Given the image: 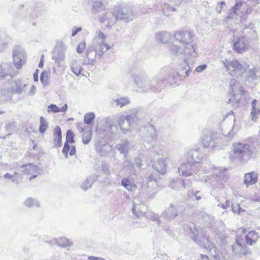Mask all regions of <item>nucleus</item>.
<instances>
[{
    "instance_id": "774afa93",
    "label": "nucleus",
    "mask_w": 260,
    "mask_h": 260,
    "mask_svg": "<svg viewBox=\"0 0 260 260\" xmlns=\"http://www.w3.org/2000/svg\"><path fill=\"white\" fill-rule=\"evenodd\" d=\"M237 11L234 8H232L228 13L227 18L229 19H233L235 17V16H237Z\"/></svg>"
},
{
    "instance_id": "393cba45",
    "label": "nucleus",
    "mask_w": 260,
    "mask_h": 260,
    "mask_svg": "<svg viewBox=\"0 0 260 260\" xmlns=\"http://www.w3.org/2000/svg\"><path fill=\"white\" fill-rule=\"evenodd\" d=\"M5 84V82L0 81V91L1 95L2 96H4L6 98H8L11 94H12V88L10 86V82L12 80L7 81Z\"/></svg>"
},
{
    "instance_id": "ddd939ff",
    "label": "nucleus",
    "mask_w": 260,
    "mask_h": 260,
    "mask_svg": "<svg viewBox=\"0 0 260 260\" xmlns=\"http://www.w3.org/2000/svg\"><path fill=\"white\" fill-rule=\"evenodd\" d=\"M217 134L211 130L204 131L201 137L202 144L205 148L210 147L214 148V144L217 143Z\"/></svg>"
},
{
    "instance_id": "37998d69",
    "label": "nucleus",
    "mask_w": 260,
    "mask_h": 260,
    "mask_svg": "<svg viewBox=\"0 0 260 260\" xmlns=\"http://www.w3.org/2000/svg\"><path fill=\"white\" fill-rule=\"evenodd\" d=\"M183 179L181 178H177L173 179L170 183V186L176 190H179L183 187Z\"/></svg>"
},
{
    "instance_id": "a878e982",
    "label": "nucleus",
    "mask_w": 260,
    "mask_h": 260,
    "mask_svg": "<svg viewBox=\"0 0 260 260\" xmlns=\"http://www.w3.org/2000/svg\"><path fill=\"white\" fill-rule=\"evenodd\" d=\"M166 160L165 158H159L153 162L152 167L159 174H165L167 171Z\"/></svg>"
},
{
    "instance_id": "338daca9",
    "label": "nucleus",
    "mask_w": 260,
    "mask_h": 260,
    "mask_svg": "<svg viewBox=\"0 0 260 260\" xmlns=\"http://www.w3.org/2000/svg\"><path fill=\"white\" fill-rule=\"evenodd\" d=\"M166 10L169 11L170 12H175V11H177V9L175 8H174L173 7H172V6H168L166 8H164L162 10V13L164 14V15H165L166 16H170V14H166V13L165 11Z\"/></svg>"
},
{
    "instance_id": "2f4dec72",
    "label": "nucleus",
    "mask_w": 260,
    "mask_h": 260,
    "mask_svg": "<svg viewBox=\"0 0 260 260\" xmlns=\"http://www.w3.org/2000/svg\"><path fill=\"white\" fill-rule=\"evenodd\" d=\"M214 174L216 181L220 184H222L228 180V176L226 175V169H217L214 171Z\"/></svg>"
},
{
    "instance_id": "6e6552de",
    "label": "nucleus",
    "mask_w": 260,
    "mask_h": 260,
    "mask_svg": "<svg viewBox=\"0 0 260 260\" xmlns=\"http://www.w3.org/2000/svg\"><path fill=\"white\" fill-rule=\"evenodd\" d=\"M133 212L138 218L145 217L147 219H150L151 220L157 221L158 222L159 221L158 215L149 210L147 206L144 204H134L133 208Z\"/></svg>"
},
{
    "instance_id": "72a5a7b5",
    "label": "nucleus",
    "mask_w": 260,
    "mask_h": 260,
    "mask_svg": "<svg viewBox=\"0 0 260 260\" xmlns=\"http://www.w3.org/2000/svg\"><path fill=\"white\" fill-rule=\"evenodd\" d=\"M121 185L129 192L134 191L137 187L136 184L129 177L123 178L121 180Z\"/></svg>"
},
{
    "instance_id": "052dcab7",
    "label": "nucleus",
    "mask_w": 260,
    "mask_h": 260,
    "mask_svg": "<svg viewBox=\"0 0 260 260\" xmlns=\"http://www.w3.org/2000/svg\"><path fill=\"white\" fill-rule=\"evenodd\" d=\"M101 167L102 171L105 175L108 176L110 174V171L109 169V166L105 162H102Z\"/></svg>"
},
{
    "instance_id": "3c124183",
    "label": "nucleus",
    "mask_w": 260,
    "mask_h": 260,
    "mask_svg": "<svg viewBox=\"0 0 260 260\" xmlns=\"http://www.w3.org/2000/svg\"><path fill=\"white\" fill-rule=\"evenodd\" d=\"M118 150L121 153H125L128 147V142L127 140L123 141L121 143L119 144L117 146Z\"/></svg>"
},
{
    "instance_id": "0e129e2a",
    "label": "nucleus",
    "mask_w": 260,
    "mask_h": 260,
    "mask_svg": "<svg viewBox=\"0 0 260 260\" xmlns=\"http://www.w3.org/2000/svg\"><path fill=\"white\" fill-rule=\"evenodd\" d=\"M226 8L225 3L224 1H222L218 3V6L216 8V11L218 13H220L222 10L225 9Z\"/></svg>"
},
{
    "instance_id": "f03ea898",
    "label": "nucleus",
    "mask_w": 260,
    "mask_h": 260,
    "mask_svg": "<svg viewBox=\"0 0 260 260\" xmlns=\"http://www.w3.org/2000/svg\"><path fill=\"white\" fill-rule=\"evenodd\" d=\"M184 59V62L179 66V71H176L174 69H170L168 68H165L161 70H165V73L164 75V81H167L171 85H175L178 81L181 80L182 75L184 77H188L189 73L191 71L190 68L188 65L187 62Z\"/></svg>"
},
{
    "instance_id": "39448f33",
    "label": "nucleus",
    "mask_w": 260,
    "mask_h": 260,
    "mask_svg": "<svg viewBox=\"0 0 260 260\" xmlns=\"http://www.w3.org/2000/svg\"><path fill=\"white\" fill-rule=\"evenodd\" d=\"M157 179L156 175L150 174L147 179L146 184L142 186L141 193L146 198H152L157 191Z\"/></svg>"
},
{
    "instance_id": "4be33fe9",
    "label": "nucleus",
    "mask_w": 260,
    "mask_h": 260,
    "mask_svg": "<svg viewBox=\"0 0 260 260\" xmlns=\"http://www.w3.org/2000/svg\"><path fill=\"white\" fill-rule=\"evenodd\" d=\"M248 46L247 41L246 38L241 37L235 41L233 44L234 49L238 53H242L246 50Z\"/></svg>"
},
{
    "instance_id": "f8f14e48",
    "label": "nucleus",
    "mask_w": 260,
    "mask_h": 260,
    "mask_svg": "<svg viewBox=\"0 0 260 260\" xmlns=\"http://www.w3.org/2000/svg\"><path fill=\"white\" fill-rule=\"evenodd\" d=\"M174 37L176 41H179L182 44L186 45L185 46L191 48L192 44L191 43L193 41L194 35L189 30H181L177 31L174 34Z\"/></svg>"
},
{
    "instance_id": "79ce46f5",
    "label": "nucleus",
    "mask_w": 260,
    "mask_h": 260,
    "mask_svg": "<svg viewBox=\"0 0 260 260\" xmlns=\"http://www.w3.org/2000/svg\"><path fill=\"white\" fill-rule=\"evenodd\" d=\"M71 69L72 72L77 76H79L83 71V68L77 60L72 61Z\"/></svg>"
},
{
    "instance_id": "a19ab883",
    "label": "nucleus",
    "mask_w": 260,
    "mask_h": 260,
    "mask_svg": "<svg viewBox=\"0 0 260 260\" xmlns=\"http://www.w3.org/2000/svg\"><path fill=\"white\" fill-rule=\"evenodd\" d=\"M4 177L6 179L10 180L13 183L18 184L20 175L15 172L13 173H7L4 175Z\"/></svg>"
},
{
    "instance_id": "412c9836",
    "label": "nucleus",
    "mask_w": 260,
    "mask_h": 260,
    "mask_svg": "<svg viewBox=\"0 0 260 260\" xmlns=\"http://www.w3.org/2000/svg\"><path fill=\"white\" fill-rule=\"evenodd\" d=\"M95 150L101 156H106L110 152L112 148L105 140L99 141L95 144Z\"/></svg>"
},
{
    "instance_id": "a211bd4d",
    "label": "nucleus",
    "mask_w": 260,
    "mask_h": 260,
    "mask_svg": "<svg viewBox=\"0 0 260 260\" xmlns=\"http://www.w3.org/2000/svg\"><path fill=\"white\" fill-rule=\"evenodd\" d=\"M197 169L196 165L186 160V162L181 164L178 167V172L180 175L184 177H188L192 175L195 173Z\"/></svg>"
},
{
    "instance_id": "09e8293b",
    "label": "nucleus",
    "mask_w": 260,
    "mask_h": 260,
    "mask_svg": "<svg viewBox=\"0 0 260 260\" xmlns=\"http://www.w3.org/2000/svg\"><path fill=\"white\" fill-rule=\"evenodd\" d=\"M133 163L135 165V167L139 170L145 169L147 166L143 162V161L140 156L136 157Z\"/></svg>"
},
{
    "instance_id": "1a4fd4ad",
    "label": "nucleus",
    "mask_w": 260,
    "mask_h": 260,
    "mask_svg": "<svg viewBox=\"0 0 260 260\" xmlns=\"http://www.w3.org/2000/svg\"><path fill=\"white\" fill-rule=\"evenodd\" d=\"M191 48H188L185 46V48H181L178 45L175 44H172L169 46V52L172 55L179 56V55H184L183 61L184 59H187L186 61L188 60V57L191 56V58L195 57L196 56V52H195V49L193 47L191 46Z\"/></svg>"
},
{
    "instance_id": "9b49d317",
    "label": "nucleus",
    "mask_w": 260,
    "mask_h": 260,
    "mask_svg": "<svg viewBox=\"0 0 260 260\" xmlns=\"http://www.w3.org/2000/svg\"><path fill=\"white\" fill-rule=\"evenodd\" d=\"M258 236L257 233L255 231H251L245 237V241L242 237H237L235 239L236 244L233 246V249L238 246L240 248H243L245 247V245L244 242H245L247 244L249 245H252L256 243Z\"/></svg>"
},
{
    "instance_id": "680f3d73",
    "label": "nucleus",
    "mask_w": 260,
    "mask_h": 260,
    "mask_svg": "<svg viewBox=\"0 0 260 260\" xmlns=\"http://www.w3.org/2000/svg\"><path fill=\"white\" fill-rule=\"evenodd\" d=\"M86 47V43L85 42H81L79 43L76 48V51L78 53H82L83 52Z\"/></svg>"
},
{
    "instance_id": "9d476101",
    "label": "nucleus",
    "mask_w": 260,
    "mask_h": 260,
    "mask_svg": "<svg viewBox=\"0 0 260 260\" xmlns=\"http://www.w3.org/2000/svg\"><path fill=\"white\" fill-rule=\"evenodd\" d=\"M17 73L18 71L14 70L11 63L3 62L0 64V81L5 79L10 81Z\"/></svg>"
},
{
    "instance_id": "5701e85b",
    "label": "nucleus",
    "mask_w": 260,
    "mask_h": 260,
    "mask_svg": "<svg viewBox=\"0 0 260 260\" xmlns=\"http://www.w3.org/2000/svg\"><path fill=\"white\" fill-rule=\"evenodd\" d=\"M105 130L108 134H110L111 138L115 137L118 133L117 126L109 118H107L105 120Z\"/></svg>"
},
{
    "instance_id": "0eeeda50",
    "label": "nucleus",
    "mask_w": 260,
    "mask_h": 260,
    "mask_svg": "<svg viewBox=\"0 0 260 260\" xmlns=\"http://www.w3.org/2000/svg\"><path fill=\"white\" fill-rule=\"evenodd\" d=\"M230 87L232 91V98L228 100L227 103L235 104L237 105V106H238L242 96L244 95L246 91L244 89L240 83L235 79L231 80Z\"/></svg>"
},
{
    "instance_id": "f704fd0d",
    "label": "nucleus",
    "mask_w": 260,
    "mask_h": 260,
    "mask_svg": "<svg viewBox=\"0 0 260 260\" xmlns=\"http://www.w3.org/2000/svg\"><path fill=\"white\" fill-rule=\"evenodd\" d=\"M52 243H55L61 247H71L73 244L72 242L64 237L52 239Z\"/></svg>"
},
{
    "instance_id": "603ef678",
    "label": "nucleus",
    "mask_w": 260,
    "mask_h": 260,
    "mask_svg": "<svg viewBox=\"0 0 260 260\" xmlns=\"http://www.w3.org/2000/svg\"><path fill=\"white\" fill-rule=\"evenodd\" d=\"M92 132L91 131H86L84 132L82 137V142L84 144H88L90 140L91 137Z\"/></svg>"
},
{
    "instance_id": "bb28decb",
    "label": "nucleus",
    "mask_w": 260,
    "mask_h": 260,
    "mask_svg": "<svg viewBox=\"0 0 260 260\" xmlns=\"http://www.w3.org/2000/svg\"><path fill=\"white\" fill-rule=\"evenodd\" d=\"M11 42V37L5 31L0 30V52L3 51L7 47L8 43Z\"/></svg>"
},
{
    "instance_id": "423d86ee",
    "label": "nucleus",
    "mask_w": 260,
    "mask_h": 260,
    "mask_svg": "<svg viewBox=\"0 0 260 260\" xmlns=\"http://www.w3.org/2000/svg\"><path fill=\"white\" fill-rule=\"evenodd\" d=\"M136 109L132 110L131 114L127 116H121L118 120L119 126L123 134H126L131 132L132 128L138 120Z\"/></svg>"
},
{
    "instance_id": "6ab92c4d",
    "label": "nucleus",
    "mask_w": 260,
    "mask_h": 260,
    "mask_svg": "<svg viewBox=\"0 0 260 260\" xmlns=\"http://www.w3.org/2000/svg\"><path fill=\"white\" fill-rule=\"evenodd\" d=\"M186 160L196 165L202 161L203 154L199 148L191 149L186 154Z\"/></svg>"
},
{
    "instance_id": "864d4df0",
    "label": "nucleus",
    "mask_w": 260,
    "mask_h": 260,
    "mask_svg": "<svg viewBox=\"0 0 260 260\" xmlns=\"http://www.w3.org/2000/svg\"><path fill=\"white\" fill-rule=\"evenodd\" d=\"M228 236H226L225 234L221 233V234L217 236L216 238L217 241L219 243H220V244L224 245H226V243H228Z\"/></svg>"
},
{
    "instance_id": "f257e3e1",
    "label": "nucleus",
    "mask_w": 260,
    "mask_h": 260,
    "mask_svg": "<svg viewBox=\"0 0 260 260\" xmlns=\"http://www.w3.org/2000/svg\"><path fill=\"white\" fill-rule=\"evenodd\" d=\"M165 73V70H160L158 74L151 79L142 74H134L132 77L138 92H158L160 90L161 83L164 81L163 76Z\"/></svg>"
},
{
    "instance_id": "69168bd1",
    "label": "nucleus",
    "mask_w": 260,
    "mask_h": 260,
    "mask_svg": "<svg viewBox=\"0 0 260 260\" xmlns=\"http://www.w3.org/2000/svg\"><path fill=\"white\" fill-rule=\"evenodd\" d=\"M70 143H68V142H65L63 148L62 149V153L65 155L66 158H67L68 155V152L70 150V146L69 145Z\"/></svg>"
},
{
    "instance_id": "e433bc0d",
    "label": "nucleus",
    "mask_w": 260,
    "mask_h": 260,
    "mask_svg": "<svg viewBox=\"0 0 260 260\" xmlns=\"http://www.w3.org/2000/svg\"><path fill=\"white\" fill-rule=\"evenodd\" d=\"M258 103V101L254 99L251 102L252 109L251 111V119L253 121L255 122L258 118V116L260 115V109L256 108V104Z\"/></svg>"
},
{
    "instance_id": "5fc2aeb1",
    "label": "nucleus",
    "mask_w": 260,
    "mask_h": 260,
    "mask_svg": "<svg viewBox=\"0 0 260 260\" xmlns=\"http://www.w3.org/2000/svg\"><path fill=\"white\" fill-rule=\"evenodd\" d=\"M21 168L22 172L26 174H29L31 170L35 169L36 166L33 165L32 164H28L22 165Z\"/></svg>"
},
{
    "instance_id": "c85d7f7f",
    "label": "nucleus",
    "mask_w": 260,
    "mask_h": 260,
    "mask_svg": "<svg viewBox=\"0 0 260 260\" xmlns=\"http://www.w3.org/2000/svg\"><path fill=\"white\" fill-rule=\"evenodd\" d=\"M97 54L98 55V51L94 47H88L86 51V58L87 60L85 61V63L87 64H93Z\"/></svg>"
},
{
    "instance_id": "58836bf2",
    "label": "nucleus",
    "mask_w": 260,
    "mask_h": 260,
    "mask_svg": "<svg viewBox=\"0 0 260 260\" xmlns=\"http://www.w3.org/2000/svg\"><path fill=\"white\" fill-rule=\"evenodd\" d=\"M113 102L117 106L121 108L129 104L131 101L127 96H121L117 99L113 100Z\"/></svg>"
},
{
    "instance_id": "f3484780",
    "label": "nucleus",
    "mask_w": 260,
    "mask_h": 260,
    "mask_svg": "<svg viewBox=\"0 0 260 260\" xmlns=\"http://www.w3.org/2000/svg\"><path fill=\"white\" fill-rule=\"evenodd\" d=\"M224 64L232 76H241L245 71V68L237 60H233L228 64L224 62Z\"/></svg>"
},
{
    "instance_id": "c03bdc74",
    "label": "nucleus",
    "mask_w": 260,
    "mask_h": 260,
    "mask_svg": "<svg viewBox=\"0 0 260 260\" xmlns=\"http://www.w3.org/2000/svg\"><path fill=\"white\" fill-rule=\"evenodd\" d=\"M24 205L27 207L30 208L34 206L39 207L40 204L37 200L32 198H28L24 202Z\"/></svg>"
},
{
    "instance_id": "7c9ffc66",
    "label": "nucleus",
    "mask_w": 260,
    "mask_h": 260,
    "mask_svg": "<svg viewBox=\"0 0 260 260\" xmlns=\"http://www.w3.org/2000/svg\"><path fill=\"white\" fill-rule=\"evenodd\" d=\"M53 141L55 147H60L62 146V133L61 128L56 126L53 132Z\"/></svg>"
},
{
    "instance_id": "c756f323",
    "label": "nucleus",
    "mask_w": 260,
    "mask_h": 260,
    "mask_svg": "<svg viewBox=\"0 0 260 260\" xmlns=\"http://www.w3.org/2000/svg\"><path fill=\"white\" fill-rule=\"evenodd\" d=\"M171 35L168 31H161L155 35V38L159 43L166 44L169 43L171 39Z\"/></svg>"
},
{
    "instance_id": "2eb2a0df",
    "label": "nucleus",
    "mask_w": 260,
    "mask_h": 260,
    "mask_svg": "<svg viewBox=\"0 0 260 260\" xmlns=\"http://www.w3.org/2000/svg\"><path fill=\"white\" fill-rule=\"evenodd\" d=\"M115 8V12L118 20H123L127 22L135 18V15L129 7H121L120 6H118Z\"/></svg>"
},
{
    "instance_id": "20e7f679",
    "label": "nucleus",
    "mask_w": 260,
    "mask_h": 260,
    "mask_svg": "<svg viewBox=\"0 0 260 260\" xmlns=\"http://www.w3.org/2000/svg\"><path fill=\"white\" fill-rule=\"evenodd\" d=\"M251 145L248 143H234V155L241 161L246 162L250 159L252 154L253 151Z\"/></svg>"
},
{
    "instance_id": "8fccbe9b",
    "label": "nucleus",
    "mask_w": 260,
    "mask_h": 260,
    "mask_svg": "<svg viewBox=\"0 0 260 260\" xmlns=\"http://www.w3.org/2000/svg\"><path fill=\"white\" fill-rule=\"evenodd\" d=\"M95 114L93 112H89L84 115V121L85 123L90 124L95 118Z\"/></svg>"
},
{
    "instance_id": "13d9d810",
    "label": "nucleus",
    "mask_w": 260,
    "mask_h": 260,
    "mask_svg": "<svg viewBox=\"0 0 260 260\" xmlns=\"http://www.w3.org/2000/svg\"><path fill=\"white\" fill-rule=\"evenodd\" d=\"M48 112L58 113L60 112V108L56 105L51 104L48 107Z\"/></svg>"
},
{
    "instance_id": "e2e57ef3",
    "label": "nucleus",
    "mask_w": 260,
    "mask_h": 260,
    "mask_svg": "<svg viewBox=\"0 0 260 260\" xmlns=\"http://www.w3.org/2000/svg\"><path fill=\"white\" fill-rule=\"evenodd\" d=\"M256 74V69L255 68L251 69L250 70H249V73L248 76V78L253 80L256 79L257 76Z\"/></svg>"
},
{
    "instance_id": "aec40b11",
    "label": "nucleus",
    "mask_w": 260,
    "mask_h": 260,
    "mask_svg": "<svg viewBox=\"0 0 260 260\" xmlns=\"http://www.w3.org/2000/svg\"><path fill=\"white\" fill-rule=\"evenodd\" d=\"M117 20L118 19L115 11L113 13L107 12L99 19L100 22L108 27H111Z\"/></svg>"
},
{
    "instance_id": "cd10ccee",
    "label": "nucleus",
    "mask_w": 260,
    "mask_h": 260,
    "mask_svg": "<svg viewBox=\"0 0 260 260\" xmlns=\"http://www.w3.org/2000/svg\"><path fill=\"white\" fill-rule=\"evenodd\" d=\"M147 136L145 137V140L149 143L155 141L156 140L157 134L154 126L151 124H149L146 127Z\"/></svg>"
},
{
    "instance_id": "49530a36",
    "label": "nucleus",
    "mask_w": 260,
    "mask_h": 260,
    "mask_svg": "<svg viewBox=\"0 0 260 260\" xmlns=\"http://www.w3.org/2000/svg\"><path fill=\"white\" fill-rule=\"evenodd\" d=\"M40 124L39 127V131L41 134H44L48 128V123L41 116L40 119Z\"/></svg>"
},
{
    "instance_id": "de8ad7c7",
    "label": "nucleus",
    "mask_w": 260,
    "mask_h": 260,
    "mask_svg": "<svg viewBox=\"0 0 260 260\" xmlns=\"http://www.w3.org/2000/svg\"><path fill=\"white\" fill-rule=\"evenodd\" d=\"M99 49L96 50L98 53V56L101 57L110 48V46L106 43H103V44L99 43Z\"/></svg>"
},
{
    "instance_id": "bf43d9fd",
    "label": "nucleus",
    "mask_w": 260,
    "mask_h": 260,
    "mask_svg": "<svg viewBox=\"0 0 260 260\" xmlns=\"http://www.w3.org/2000/svg\"><path fill=\"white\" fill-rule=\"evenodd\" d=\"M232 209L234 213L239 214L242 210L239 203H234L232 204Z\"/></svg>"
},
{
    "instance_id": "4468645a",
    "label": "nucleus",
    "mask_w": 260,
    "mask_h": 260,
    "mask_svg": "<svg viewBox=\"0 0 260 260\" xmlns=\"http://www.w3.org/2000/svg\"><path fill=\"white\" fill-rule=\"evenodd\" d=\"M13 58L15 68L20 69L26 61V54L20 46H16L13 51Z\"/></svg>"
},
{
    "instance_id": "473e14b6",
    "label": "nucleus",
    "mask_w": 260,
    "mask_h": 260,
    "mask_svg": "<svg viewBox=\"0 0 260 260\" xmlns=\"http://www.w3.org/2000/svg\"><path fill=\"white\" fill-rule=\"evenodd\" d=\"M257 177L258 175L257 173L254 172L246 173L244 176V183L246 184L247 186L253 185L256 183Z\"/></svg>"
},
{
    "instance_id": "b1692460",
    "label": "nucleus",
    "mask_w": 260,
    "mask_h": 260,
    "mask_svg": "<svg viewBox=\"0 0 260 260\" xmlns=\"http://www.w3.org/2000/svg\"><path fill=\"white\" fill-rule=\"evenodd\" d=\"M65 57L64 50L61 46H57L52 51V59L58 64H60Z\"/></svg>"
},
{
    "instance_id": "7ed1b4c3",
    "label": "nucleus",
    "mask_w": 260,
    "mask_h": 260,
    "mask_svg": "<svg viewBox=\"0 0 260 260\" xmlns=\"http://www.w3.org/2000/svg\"><path fill=\"white\" fill-rule=\"evenodd\" d=\"M190 237L201 247L207 249L214 256L217 254V248L214 243L209 241L206 237L202 235L193 224L190 226Z\"/></svg>"
},
{
    "instance_id": "a18cd8bd",
    "label": "nucleus",
    "mask_w": 260,
    "mask_h": 260,
    "mask_svg": "<svg viewBox=\"0 0 260 260\" xmlns=\"http://www.w3.org/2000/svg\"><path fill=\"white\" fill-rule=\"evenodd\" d=\"M124 167L126 169V171H128V173L131 175H136V170L135 169V166L133 163V162H131L129 161H125L124 162Z\"/></svg>"
},
{
    "instance_id": "dca6fc26",
    "label": "nucleus",
    "mask_w": 260,
    "mask_h": 260,
    "mask_svg": "<svg viewBox=\"0 0 260 260\" xmlns=\"http://www.w3.org/2000/svg\"><path fill=\"white\" fill-rule=\"evenodd\" d=\"M182 208L179 204L171 203L162 213V216L167 220L171 221L177 217L181 212Z\"/></svg>"
},
{
    "instance_id": "ea45409f",
    "label": "nucleus",
    "mask_w": 260,
    "mask_h": 260,
    "mask_svg": "<svg viewBox=\"0 0 260 260\" xmlns=\"http://www.w3.org/2000/svg\"><path fill=\"white\" fill-rule=\"evenodd\" d=\"M105 6L100 1H96L92 4L91 11L97 14L105 10Z\"/></svg>"
},
{
    "instance_id": "c9c22d12",
    "label": "nucleus",
    "mask_w": 260,
    "mask_h": 260,
    "mask_svg": "<svg viewBox=\"0 0 260 260\" xmlns=\"http://www.w3.org/2000/svg\"><path fill=\"white\" fill-rule=\"evenodd\" d=\"M98 176L93 174L88 176L85 181L83 183L81 188L84 190H86L90 188L93 182L97 180Z\"/></svg>"
},
{
    "instance_id": "4d7b16f0",
    "label": "nucleus",
    "mask_w": 260,
    "mask_h": 260,
    "mask_svg": "<svg viewBox=\"0 0 260 260\" xmlns=\"http://www.w3.org/2000/svg\"><path fill=\"white\" fill-rule=\"evenodd\" d=\"M48 73L46 71H43L41 74L40 76V80L44 86L48 85Z\"/></svg>"
},
{
    "instance_id": "4c0bfd02",
    "label": "nucleus",
    "mask_w": 260,
    "mask_h": 260,
    "mask_svg": "<svg viewBox=\"0 0 260 260\" xmlns=\"http://www.w3.org/2000/svg\"><path fill=\"white\" fill-rule=\"evenodd\" d=\"M26 86L23 84L20 80H16L14 86H11L12 88V94H20L23 90V88Z\"/></svg>"
},
{
    "instance_id": "6e6d98bb",
    "label": "nucleus",
    "mask_w": 260,
    "mask_h": 260,
    "mask_svg": "<svg viewBox=\"0 0 260 260\" xmlns=\"http://www.w3.org/2000/svg\"><path fill=\"white\" fill-rule=\"evenodd\" d=\"M74 133L72 131L68 130L67 132L66 142H68V143H74Z\"/></svg>"
}]
</instances>
